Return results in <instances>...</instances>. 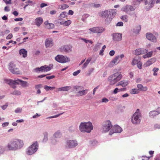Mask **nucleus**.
I'll use <instances>...</instances> for the list:
<instances>
[{"label":"nucleus","mask_w":160,"mask_h":160,"mask_svg":"<svg viewBox=\"0 0 160 160\" xmlns=\"http://www.w3.org/2000/svg\"><path fill=\"white\" fill-rule=\"evenodd\" d=\"M24 145L23 140L14 139L10 142L6 146L9 150L16 151L21 149Z\"/></svg>","instance_id":"obj_1"},{"label":"nucleus","mask_w":160,"mask_h":160,"mask_svg":"<svg viewBox=\"0 0 160 160\" xmlns=\"http://www.w3.org/2000/svg\"><path fill=\"white\" fill-rule=\"evenodd\" d=\"M116 12V10H106L101 12L99 15L102 18H106L105 20V22L108 24L111 22L112 19L115 16Z\"/></svg>","instance_id":"obj_2"},{"label":"nucleus","mask_w":160,"mask_h":160,"mask_svg":"<svg viewBox=\"0 0 160 160\" xmlns=\"http://www.w3.org/2000/svg\"><path fill=\"white\" fill-rule=\"evenodd\" d=\"M122 76L121 72H117L110 75L108 78V81L110 85H113L119 81Z\"/></svg>","instance_id":"obj_3"},{"label":"nucleus","mask_w":160,"mask_h":160,"mask_svg":"<svg viewBox=\"0 0 160 160\" xmlns=\"http://www.w3.org/2000/svg\"><path fill=\"white\" fill-rule=\"evenodd\" d=\"M80 131L82 132L90 133L93 129L92 123L89 122H82L79 126Z\"/></svg>","instance_id":"obj_4"},{"label":"nucleus","mask_w":160,"mask_h":160,"mask_svg":"<svg viewBox=\"0 0 160 160\" xmlns=\"http://www.w3.org/2000/svg\"><path fill=\"white\" fill-rule=\"evenodd\" d=\"M141 113L140 110L137 109L132 116V122L135 125L139 124L141 122Z\"/></svg>","instance_id":"obj_5"},{"label":"nucleus","mask_w":160,"mask_h":160,"mask_svg":"<svg viewBox=\"0 0 160 160\" xmlns=\"http://www.w3.org/2000/svg\"><path fill=\"white\" fill-rule=\"evenodd\" d=\"M4 81L7 83L11 84V83H17L19 84L23 88H27L29 86V84L26 81H23L19 79L15 80L5 79Z\"/></svg>","instance_id":"obj_6"},{"label":"nucleus","mask_w":160,"mask_h":160,"mask_svg":"<svg viewBox=\"0 0 160 160\" xmlns=\"http://www.w3.org/2000/svg\"><path fill=\"white\" fill-rule=\"evenodd\" d=\"M38 146L37 142H34L27 149L26 154L28 155H31L34 154L37 151Z\"/></svg>","instance_id":"obj_7"},{"label":"nucleus","mask_w":160,"mask_h":160,"mask_svg":"<svg viewBox=\"0 0 160 160\" xmlns=\"http://www.w3.org/2000/svg\"><path fill=\"white\" fill-rule=\"evenodd\" d=\"M52 64H50L48 66L44 65L40 68H36L34 69L35 71L37 73L40 72H47L53 68Z\"/></svg>","instance_id":"obj_8"},{"label":"nucleus","mask_w":160,"mask_h":160,"mask_svg":"<svg viewBox=\"0 0 160 160\" xmlns=\"http://www.w3.org/2000/svg\"><path fill=\"white\" fill-rule=\"evenodd\" d=\"M112 127L110 121L107 120L103 123L102 127V132H106L110 130Z\"/></svg>","instance_id":"obj_9"},{"label":"nucleus","mask_w":160,"mask_h":160,"mask_svg":"<svg viewBox=\"0 0 160 160\" xmlns=\"http://www.w3.org/2000/svg\"><path fill=\"white\" fill-rule=\"evenodd\" d=\"M55 60L58 62L63 63L70 61V59L62 55H58L55 57Z\"/></svg>","instance_id":"obj_10"},{"label":"nucleus","mask_w":160,"mask_h":160,"mask_svg":"<svg viewBox=\"0 0 160 160\" xmlns=\"http://www.w3.org/2000/svg\"><path fill=\"white\" fill-rule=\"evenodd\" d=\"M112 40L114 42H118L122 39V34L119 33H114L112 34Z\"/></svg>","instance_id":"obj_11"},{"label":"nucleus","mask_w":160,"mask_h":160,"mask_svg":"<svg viewBox=\"0 0 160 160\" xmlns=\"http://www.w3.org/2000/svg\"><path fill=\"white\" fill-rule=\"evenodd\" d=\"M122 131V128L118 125H114L110 131L109 134L111 135L114 133H120Z\"/></svg>","instance_id":"obj_12"},{"label":"nucleus","mask_w":160,"mask_h":160,"mask_svg":"<svg viewBox=\"0 0 160 160\" xmlns=\"http://www.w3.org/2000/svg\"><path fill=\"white\" fill-rule=\"evenodd\" d=\"M78 145L77 141L75 140H68L67 142L66 147L69 148L75 147Z\"/></svg>","instance_id":"obj_13"},{"label":"nucleus","mask_w":160,"mask_h":160,"mask_svg":"<svg viewBox=\"0 0 160 160\" xmlns=\"http://www.w3.org/2000/svg\"><path fill=\"white\" fill-rule=\"evenodd\" d=\"M148 51V50L145 49L138 48L135 50L133 53L136 55H139L146 53Z\"/></svg>","instance_id":"obj_14"},{"label":"nucleus","mask_w":160,"mask_h":160,"mask_svg":"<svg viewBox=\"0 0 160 160\" xmlns=\"http://www.w3.org/2000/svg\"><path fill=\"white\" fill-rule=\"evenodd\" d=\"M160 113V107L158 108L157 110L151 111L149 113V116L151 118H153L156 116L158 115Z\"/></svg>","instance_id":"obj_15"},{"label":"nucleus","mask_w":160,"mask_h":160,"mask_svg":"<svg viewBox=\"0 0 160 160\" xmlns=\"http://www.w3.org/2000/svg\"><path fill=\"white\" fill-rule=\"evenodd\" d=\"M146 38L148 40L153 42H156L157 41L156 38L151 33H147L146 34Z\"/></svg>","instance_id":"obj_16"},{"label":"nucleus","mask_w":160,"mask_h":160,"mask_svg":"<svg viewBox=\"0 0 160 160\" xmlns=\"http://www.w3.org/2000/svg\"><path fill=\"white\" fill-rule=\"evenodd\" d=\"M155 0H150V1L148 3L147 2V4L145 7V9L147 10H149L151 9L154 5L155 3Z\"/></svg>","instance_id":"obj_17"},{"label":"nucleus","mask_w":160,"mask_h":160,"mask_svg":"<svg viewBox=\"0 0 160 160\" xmlns=\"http://www.w3.org/2000/svg\"><path fill=\"white\" fill-rule=\"evenodd\" d=\"M43 20L42 17L37 18L35 20V24L38 27L40 26L42 23Z\"/></svg>","instance_id":"obj_18"},{"label":"nucleus","mask_w":160,"mask_h":160,"mask_svg":"<svg viewBox=\"0 0 160 160\" xmlns=\"http://www.w3.org/2000/svg\"><path fill=\"white\" fill-rule=\"evenodd\" d=\"M45 45L47 48L51 47L53 45V42L51 38H48L46 39Z\"/></svg>","instance_id":"obj_19"},{"label":"nucleus","mask_w":160,"mask_h":160,"mask_svg":"<svg viewBox=\"0 0 160 160\" xmlns=\"http://www.w3.org/2000/svg\"><path fill=\"white\" fill-rule=\"evenodd\" d=\"M137 87L139 91H146L148 90V88L146 86L143 87L141 84L137 85Z\"/></svg>","instance_id":"obj_20"},{"label":"nucleus","mask_w":160,"mask_h":160,"mask_svg":"<svg viewBox=\"0 0 160 160\" xmlns=\"http://www.w3.org/2000/svg\"><path fill=\"white\" fill-rule=\"evenodd\" d=\"M156 61V58H152L148 60L145 63V65L146 67H148L154 63Z\"/></svg>","instance_id":"obj_21"},{"label":"nucleus","mask_w":160,"mask_h":160,"mask_svg":"<svg viewBox=\"0 0 160 160\" xmlns=\"http://www.w3.org/2000/svg\"><path fill=\"white\" fill-rule=\"evenodd\" d=\"M15 65L13 63H10L9 65L8 68L10 72H13V69L17 70L18 68L15 67Z\"/></svg>","instance_id":"obj_22"},{"label":"nucleus","mask_w":160,"mask_h":160,"mask_svg":"<svg viewBox=\"0 0 160 160\" xmlns=\"http://www.w3.org/2000/svg\"><path fill=\"white\" fill-rule=\"evenodd\" d=\"M19 53L20 55H22V57L25 58L27 56V51L24 49H22L19 50Z\"/></svg>","instance_id":"obj_23"},{"label":"nucleus","mask_w":160,"mask_h":160,"mask_svg":"<svg viewBox=\"0 0 160 160\" xmlns=\"http://www.w3.org/2000/svg\"><path fill=\"white\" fill-rule=\"evenodd\" d=\"M72 46L70 45H66L63 47V49L67 52H69L72 51Z\"/></svg>","instance_id":"obj_24"},{"label":"nucleus","mask_w":160,"mask_h":160,"mask_svg":"<svg viewBox=\"0 0 160 160\" xmlns=\"http://www.w3.org/2000/svg\"><path fill=\"white\" fill-rule=\"evenodd\" d=\"M88 91V89H86L85 90H82L81 91H79L77 92V96H81L83 95H85L87 93Z\"/></svg>","instance_id":"obj_25"},{"label":"nucleus","mask_w":160,"mask_h":160,"mask_svg":"<svg viewBox=\"0 0 160 160\" xmlns=\"http://www.w3.org/2000/svg\"><path fill=\"white\" fill-rule=\"evenodd\" d=\"M91 60H92L91 58V57L89 58L87 60L86 62L84 63V64L82 65V69H84L86 68L88 66L89 63L91 61Z\"/></svg>","instance_id":"obj_26"},{"label":"nucleus","mask_w":160,"mask_h":160,"mask_svg":"<svg viewBox=\"0 0 160 160\" xmlns=\"http://www.w3.org/2000/svg\"><path fill=\"white\" fill-rule=\"evenodd\" d=\"M128 5H127L124 7L122 8V10L125 12L131 15L130 12L129 11V8L128 7Z\"/></svg>","instance_id":"obj_27"},{"label":"nucleus","mask_w":160,"mask_h":160,"mask_svg":"<svg viewBox=\"0 0 160 160\" xmlns=\"http://www.w3.org/2000/svg\"><path fill=\"white\" fill-rule=\"evenodd\" d=\"M102 45V43H97L94 47L93 50L95 52L97 51L99 49L100 47H101V46Z\"/></svg>","instance_id":"obj_28"},{"label":"nucleus","mask_w":160,"mask_h":160,"mask_svg":"<svg viewBox=\"0 0 160 160\" xmlns=\"http://www.w3.org/2000/svg\"><path fill=\"white\" fill-rule=\"evenodd\" d=\"M71 88V87L70 86H68L59 88L58 89V90L59 91H67L70 90Z\"/></svg>","instance_id":"obj_29"},{"label":"nucleus","mask_w":160,"mask_h":160,"mask_svg":"<svg viewBox=\"0 0 160 160\" xmlns=\"http://www.w3.org/2000/svg\"><path fill=\"white\" fill-rule=\"evenodd\" d=\"M105 29L102 27H96V33H101Z\"/></svg>","instance_id":"obj_30"},{"label":"nucleus","mask_w":160,"mask_h":160,"mask_svg":"<svg viewBox=\"0 0 160 160\" xmlns=\"http://www.w3.org/2000/svg\"><path fill=\"white\" fill-rule=\"evenodd\" d=\"M153 53V52L152 51H150L146 53L143 55L142 56L143 58H146L151 57Z\"/></svg>","instance_id":"obj_31"},{"label":"nucleus","mask_w":160,"mask_h":160,"mask_svg":"<svg viewBox=\"0 0 160 160\" xmlns=\"http://www.w3.org/2000/svg\"><path fill=\"white\" fill-rule=\"evenodd\" d=\"M130 92L132 94H138L139 91L137 88H133L130 90Z\"/></svg>","instance_id":"obj_32"},{"label":"nucleus","mask_w":160,"mask_h":160,"mask_svg":"<svg viewBox=\"0 0 160 160\" xmlns=\"http://www.w3.org/2000/svg\"><path fill=\"white\" fill-rule=\"evenodd\" d=\"M112 61L115 64H117L121 61V59H119V56H117L112 60Z\"/></svg>","instance_id":"obj_33"},{"label":"nucleus","mask_w":160,"mask_h":160,"mask_svg":"<svg viewBox=\"0 0 160 160\" xmlns=\"http://www.w3.org/2000/svg\"><path fill=\"white\" fill-rule=\"evenodd\" d=\"M53 137L56 138H60L61 137V133L59 131L55 132L53 135Z\"/></svg>","instance_id":"obj_34"},{"label":"nucleus","mask_w":160,"mask_h":160,"mask_svg":"<svg viewBox=\"0 0 160 160\" xmlns=\"http://www.w3.org/2000/svg\"><path fill=\"white\" fill-rule=\"evenodd\" d=\"M119 84L122 87H125L128 85V83L127 81H122L119 82Z\"/></svg>","instance_id":"obj_35"},{"label":"nucleus","mask_w":160,"mask_h":160,"mask_svg":"<svg viewBox=\"0 0 160 160\" xmlns=\"http://www.w3.org/2000/svg\"><path fill=\"white\" fill-rule=\"evenodd\" d=\"M67 13L66 12H61L59 17V18L62 19L65 18L67 16Z\"/></svg>","instance_id":"obj_36"},{"label":"nucleus","mask_w":160,"mask_h":160,"mask_svg":"<svg viewBox=\"0 0 160 160\" xmlns=\"http://www.w3.org/2000/svg\"><path fill=\"white\" fill-rule=\"evenodd\" d=\"M11 94L16 95H19L21 94V92L18 90H15L11 93Z\"/></svg>","instance_id":"obj_37"},{"label":"nucleus","mask_w":160,"mask_h":160,"mask_svg":"<svg viewBox=\"0 0 160 160\" xmlns=\"http://www.w3.org/2000/svg\"><path fill=\"white\" fill-rule=\"evenodd\" d=\"M60 7V8L62 10H64L68 8L69 6L68 4H64L61 5Z\"/></svg>","instance_id":"obj_38"},{"label":"nucleus","mask_w":160,"mask_h":160,"mask_svg":"<svg viewBox=\"0 0 160 160\" xmlns=\"http://www.w3.org/2000/svg\"><path fill=\"white\" fill-rule=\"evenodd\" d=\"M44 88L47 91H48L49 90H52L55 88V87H51L48 86L47 85H45L44 86Z\"/></svg>","instance_id":"obj_39"},{"label":"nucleus","mask_w":160,"mask_h":160,"mask_svg":"<svg viewBox=\"0 0 160 160\" xmlns=\"http://www.w3.org/2000/svg\"><path fill=\"white\" fill-rule=\"evenodd\" d=\"M128 16L126 15L122 16L121 18L122 19V20L123 21L125 22H127L128 21Z\"/></svg>","instance_id":"obj_40"},{"label":"nucleus","mask_w":160,"mask_h":160,"mask_svg":"<svg viewBox=\"0 0 160 160\" xmlns=\"http://www.w3.org/2000/svg\"><path fill=\"white\" fill-rule=\"evenodd\" d=\"M159 70V68H154L152 70L153 72H154L153 75L154 76H156L157 75V72Z\"/></svg>","instance_id":"obj_41"},{"label":"nucleus","mask_w":160,"mask_h":160,"mask_svg":"<svg viewBox=\"0 0 160 160\" xmlns=\"http://www.w3.org/2000/svg\"><path fill=\"white\" fill-rule=\"evenodd\" d=\"M5 151V147L0 146V155L3 154Z\"/></svg>","instance_id":"obj_42"},{"label":"nucleus","mask_w":160,"mask_h":160,"mask_svg":"<svg viewBox=\"0 0 160 160\" xmlns=\"http://www.w3.org/2000/svg\"><path fill=\"white\" fill-rule=\"evenodd\" d=\"M51 140V143L53 144H55L58 141L57 139L54 138L53 137H52Z\"/></svg>","instance_id":"obj_43"},{"label":"nucleus","mask_w":160,"mask_h":160,"mask_svg":"<svg viewBox=\"0 0 160 160\" xmlns=\"http://www.w3.org/2000/svg\"><path fill=\"white\" fill-rule=\"evenodd\" d=\"M89 16V15L86 14H84L82 17V20L83 22H85L86 19Z\"/></svg>","instance_id":"obj_44"},{"label":"nucleus","mask_w":160,"mask_h":160,"mask_svg":"<svg viewBox=\"0 0 160 160\" xmlns=\"http://www.w3.org/2000/svg\"><path fill=\"white\" fill-rule=\"evenodd\" d=\"M80 39L87 43H90L91 44H92L93 43V42L91 40H87L85 38H81Z\"/></svg>","instance_id":"obj_45"},{"label":"nucleus","mask_w":160,"mask_h":160,"mask_svg":"<svg viewBox=\"0 0 160 160\" xmlns=\"http://www.w3.org/2000/svg\"><path fill=\"white\" fill-rule=\"evenodd\" d=\"M106 48L105 45L103 46L102 48V49L100 50L99 52V54L100 55L102 56L103 55V52Z\"/></svg>","instance_id":"obj_46"},{"label":"nucleus","mask_w":160,"mask_h":160,"mask_svg":"<svg viewBox=\"0 0 160 160\" xmlns=\"http://www.w3.org/2000/svg\"><path fill=\"white\" fill-rule=\"evenodd\" d=\"M71 23V21L70 20H68L67 21H64V26H68L70 25Z\"/></svg>","instance_id":"obj_47"},{"label":"nucleus","mask_w":160,"mask_h":160,"mask_svg":"<svg viewBox=\"0 0 160 160\" xmlns=\"http://www.w3.org/2000/svg\"><path fill=\"white\" fill-rule=\"evenodd\" d=\"M139 61L138 59H133L132 60V64L133 66L135 65L136 64H137Z\"/></svg>","instance_id":"obj_48"},{"label":"nucleus","mask_w":160,"mask_h":160,"mask_svg":"<svg viewBox=\"0 0 160 160\" xmlns=\"http://www.w3.org/2000/svg\"><path fill=\"white\" fill-rule=\"evenodd\" d=\"M22 108H18L15 109V112L16 113H21L22 112Z\"/></svg>","instance_id":"obj_49"},{"label":"nucleus","mask_w":160,"mask_h":160,"mask_svg":"<svg viewBox=\"0 0 160 160\" xmlns=\"http://www.w3.org/2000/svg\"><path fill=\"white\" fill-rule=\"evenodd\" d=\"M13 74H20V72L18 70V68L17 70H15V69H13V72H11Z\"/></svg>","instance_id":"obj_50"},{"label":"nucleus","mask_w":160,"mask_h":160,"mask_svg":"<svg viewBox=\"0 0 160 160\" xmlns=\"http://www.w3.org/2000/svg\"><path fill=\"white\" fill-rule=\"evenodd\" d=\"M141 26L140 25H138L137 27L136 30L137 31H134V32L136 33H138L140 32L141 29Z\"/></svg>","instance_id":"obj_51"},{"label":"nucleus","mask_w":160,"mask_h":160,"mask_svg":"<svg viewBox=\"0 0 160 160\" xmlns=\"http://www.w3.org/2000/svg\"><path fill=\"white\" fill-rule=\"evenodd\" d=\"M137 67L139 69H141L142 68V63L141 62L139 61L137 64Z\"/></svg>","instance_id":"obj_52"},{"label":"nucleus","mask_w":160,"mask_h":160,"mask_svg":"<svg viewBox=\"0 0 160 160\" xmlns=\"http://www.w3.org/2000/svg\"><path fill=\"white\" fill-rule=\"evenodd\" d=\"M81 72V70H78L75 72H74L72 73V75L73 76H77L79 73H80Z\"/></svg>","instance_id":"obj_53"},{"label":"nucleus","mask_w":160,"mask_h":160,"mask_svg":"<svg viewBox=\"0 0 160 160\" xmlns=\"http://www.w3.org/2000/svg\"><path fill=\"white\" fill-rule=\"evenodd\" d=\"M94 69V68H91L88 71V72L87 74V75L88 76L90 75L93 72Z\"/></svg>","instance_id":"obj_54"},{"label":"nucleus","mask_w":160,"mask_h":160,"mask_svg":"<svg viewBox=\"0 0 160 160\" xmlns=\"http://www.w3.org/2000/svg\"><path fill=\"white\" fill-rule=\"evenodd\" d=\"M128 7L129 8V11H132L135 10V8L134 7L129 5H128Z\"/></svg>","instance_id":"obj_55"},{"label":"nucleus","mask_w":160,"mask_h":160,"mask_svg":"<svg viewBox=\"0 0 160 160\" xmlns=\"http://www.w3.org/2000/svg\"><path fill=\"white\" fill-rule=\"evenodd\" d=\"M48 140V133H47L46 134L44 135V138L43 139V142H46Z\"/></svg>","instance_id":"obj_56"},{"label":"nucleus","mask_w":160,"mask_h":160,"mask_svg":"<svg viewBox=\"0 0 160 160\" xmlns=\"http://www.w3.org/2000/svg\"><path fill=\"white\" fill-rule=\"evenodd\" d=\"M89 30L93 33H96V27L90 28Z\"/></svg>","instance_id":"obj_57"},{"label":"nucleus","mask_w":160,"mask_h":160,"mask_svg":"<svg viewBox=\"0 0 160 160\" xmlns=\"http://www.w3.org/2000/svg\"><path fill=\"white\" fill-rule=\"evenodd\" d=\"M97 143L98 142L96 140H94L93 141H91V144L92 146H95L97 144Z\"/></svg>","instance_id":"obj_58"},{"label":"nucleus","mask_w":160,"mask_h":160,"mask_svg":"<svg viewBox=\"0 0 160 160\" xmlns=\"http://www.w3.org/2000/svg\"><path fill=\"white\" fill-rule=\"evenodd\" d=\"M8 106V103H6L5 105L1 106V108H2L3 110H5Z\"/></svg>","instance_id":"obj_59"},{"label":"nucleus","mask_w":160,"mask_h":160,"mask_svg":"<svg viewBox=\"0 0 160 160\" xmlns=\"http://www.w3.org/2000/svg\"><path fill=\"white\" fill-rule=\"evenodd\" d=\"M57 23H60L61 25H64V21L60 20H57L56 21Z\"/></svg>","instance_id":"obj_60"},{"label":"nucleus","mask_w":160,"mask_h":160,"mask_svg":"<svg viewBox=\"0 0 160 160\" xmlns=\"http://www.w3.org/2000/svg\"><path fill=\"white\" fill-rule=\"evenodd\" d=\"M108 100L106 98H103L102 99V102L107 103L108 102Z\"/></svg>","instance_id":"obj_61"},{"label":"nucleus","mask_w":160,"mask_h":160,"mask_svg":"<svg viewBox=\"0 0 160 160\" xmlns=\"http://www.w3.org/2000/svg\"><path fill=\"white\" fill-rule=\"evenodd\" d=\"M123 24V23L122 22H119L117 23L116 26H122Z\"/></svg>","instance_id":"obj_62"},{"label":"nucleus","mask_w":160,"mask_h":160,"mask_svg":"<svg viewBox=\"0 0 160 160\" xmlns=\"http://www.w3.org/2000/svg\"><path fill=\"white\" fill-rule=\"evenodd\" d=\"M115 64L112 61L109 64L108 66L109 67L111 68L113 67L114 65Z\"/></svg>","instance_id":"obj_63"},{"label":"nucleus","mask_w":160,"mask_h":160,"mask_svg":"<svg viewBox=\"0 0 160 160\" xmlns=\"http://www.w3.org/2000/svg\"><path fill=\"white\" fill-rule=\"evenodd\" d=\"M118 90L119 89L118 88H116L113 91V93L114 94H117L118 93V92H119Z\"/></svg>","instance_id":"obj_64"}]
</instances>
